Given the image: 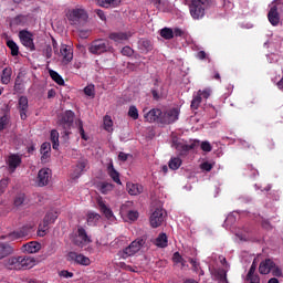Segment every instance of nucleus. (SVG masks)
<instances>
[{"mask_svg": "<svg viewBox=\"0 0 283 283\" xmlns=\"http://www.w3.org/2000/svg\"><path fill=\"white\" fill-rule=\"evenodd\" d=\"M211 8V0H190L189 12L192 19H202L205 17V10Z\"/></svg>", "mask_w": 283, "mask_h": 283, "instance_id": "f257e3e1", "label": "nucleus"}, {"mask_svg": "<svg viewBox=\"0 0 283 283\" xmlns=\"http://www.w3.org/2000/svg\"><path fill=\"white\" fill-rule=\"evenodd\" d=\"M66 17L71 25H83V23H87L90 19V14L84 8L71 9L66 13Z\"/></svg>", "mask_w": 283, "mask_h": 283, "instance_id": "f03ea898", "label": "nucleus"}, {"mask_svg": "<svg viewBox=\"0 0 283 283\" xmlns=\"http://www.w3.org/2000/svg\"><path fill=\"white\" fill-rule=\"evenodd\" d=\"M88 52L91 54H96L97 56L101 54H105V52H109L111 54H114V46L109 43V40L105 39H97L94 40Z\"/></svg>", "mask_w": 283, "mask_h": 283, "instance_id": "7ed1b4c3", "label": "nucleus"}, {"mask_svg": "<svg viewBox=\"0 0 283 283\" xmlns=\"http://www.w3.org/2000/svg\"><path fill=\"white\" fill-rule=\"evenodd\" d=\"M180 117V108L174 107L161 112L160 124L161 125H172Z\"/></svg>", "mask_w": 283, "mask_h": 283, "instance_id": "20e7f679", "label": "nucleus"}, {"mask_svg": "<svg viewBox=\"0 0 283 283\" xmlns=\"http://www.w3.org/2000/svg\"><path fill=\"white\" fill-rule=\"evenodd\" d=\"M165 218H167V212L163 208H156L149 217V224L153 229H158V227L163 226L165 222Z\"/></svg>", "mask_w": 283, "mask_h": 283, "instance_id": "39448f33", "label": "nucleus"}, {"mask_svg": "<svg viewBox=\"0 0 283 283\" xmlns=\"http://www.w3.org/2000/svg\"><path fill=\"white\" fill-rule=\"evenodd\" d=\"M282 13H283V2H275L274 4H272L268 13V19L271 25L280 24V14Z\"/></svg>", "mask_w": 283, "mask_h": 283, "instance_id": "423d86ee", "label": "nucleus"}, {"mask_svg": "<svg viewBox=\"0 0 283 283\" xmlns=\"http://www.w3.org/2000/svg\"><path fill=\"white\" fill-rule=\"evenodd\" d=\"M60 125L63 127L65 136H70V129H72V125H74V112L66 111L60 119Z\"/></svg>", "mask_w": 283, "mask_h": 283, "instance_id": "0eeeda50", "label": "nucleus"}, {"mask_svg": "<svg viewBox=\"0 0 283 283\" xmlns=\"http://www.w3.org/2000/svg\"><path fill=\"white\" fill-rule=\"evenodd\" d=\"M66 260L67 262H74V264H81V266H90L92 264L90 258L74 251L67 253Z\"/></svg>", "mask_w": 283, "mask_h": 283, "instance_id": "6e6552de", "label": "nucleus"}, {"mask_svg": "<svg viewBox=\"0 0 283 283\" xmlns=\"http://www.w3.org/2000/svg\"><path fill=\"white\" fill-rule=\"evenodd\" d=\"M32 36V32L28 30H22L19 32V39L22 45L31 50V52H34V50H36V46H34V39Z\"/></svg>", "mask_w": 283, "mask_h": 283, "instance_id": "1a4fd4ad", "label": "nucleus"}, {"mask_svg": "<svg viewBox=\"0 0 283 283\" xmlns=\"http://www.w3.org/2000/svg\"><path fill=\"white\" fill-rule=\"evenodd\" d=\"M200 142H193L191 144L180 143L178 140H174L171 147H174L177 151H179L180 156H187L191 149L198 147Z\"/></svg>", "mask_w": 283, "mask_h": 283, "instance_id": "9d476101", "label": "nucleus"}, {"mask_svg": "<svg viewBox=\"0 0 283 283\" xmlns=\"http://www.w3.org/2000/svg\"><path fill=\"white\" fill-rule=\"evenodd\" d=\"M52 178V170L50 168H42L38 172V187H46Z\"/></svg>", "mask_w": 283, "mask_h": 283, "instance_id": "9b49d317", "label": "nucleus"}, {"mask_svg": "<svg viewBox=\"0 0 283 283\" xmlns=\"http://www.w3.org/2000/svg\"><path fill=\"white\" fill-rule=\"evenodd\" d=\"M28 109H30L28 96L22 95L18 99V111H19L21 120H25V118H28Z\"/></svg>", "mask_w": 283, "mask_h": 283, "instance_id": "f8f14e48", "label": "nucleus"}, {"mask_svg": "<svg viewBox=\"0 0 283 283\" xmlns=\"http://www.w3.org/2000/svg\"><path fill=\"white\" fill-rule=\"evenodd\" d=\"M32 233H34V224L29 223L20 228V230L14 231L12 235L15 237L17 240H19L20 238H30Z\"/></svg>", "mask_w": 283, "mask_h": 283, "instance_id": "ddd939ff", "label": "nucleus"}, {"mask_svg": "<svg viewBox=\"0 0 283 283\" xmlns=\"http://www.w3.org/2000/svg\"><path fill=\"white\" fill-rule=\"evenodd\" d=\"M73 242L76 247H83L84 244H87L92 241L90 240V237L87 235V232L84 230V228L80 227L77 229V237L73 240Z\"/></svg>", "mask_w": 283, "mask_h": 283, "instance_id": "4468645a", "label": "nucleus"}, {"mask_svg": "<svg viewBox=\"0 0 283 283\" xmlns=\"http://www.w3.org/2000/svg\"><path fill=\"white\" fill-rule=\"evenodd\" d=\"M144 118L147 123H160V118H163V111L160 108H153L144 115Z\"/></svg>", "mask_w": 283, "mask_h": 283, "instance_id": "2eb2a0df", "label": "nucleus"}, {"mask_svg": "<svg viewBox=\"0 0 283 283\" xmlns=\"http://www.w3.org/2000/svg\"><path fill=\"white\" fill-rule=\"evenodd\" d=\"M274 266L275 262H273V260L265 259L259 265V273H261V275H269V273H271Z\"/></svg>", "mask_w": 283, "mask_h": 283, "instance_id": "dca6fc26", "label": "nucleus"}, {"mask_svg": "<svg viewBox=\"0 0 283 283\" xmlns=\"http://www.w3.org/2000/svg\"><path fill=\"white\" fill-rule=\"evenodd\" d=\"M4 266L9 269V271H21V256H11L9 258Z\"/></svg>", "mask_w": 283, "mask_h": 283, "instance_id": "f3484780", "label": "nucleus"}, {"mask_svg": "<svg viewBox=\"0 0 283 283\" xmlns=\"http://www.w3.org/2000/svg\"><path fill=\"white\" fill-rule=\"evenodd\" d=\"M151 94L154 101H160V98L165 97V86L160 85L158 80H155L154 87L151 88Z\"/></svg>", "mask_w": 283, "mask_h": 283, "instance_id": "a211bd4d", "label": "nucleus"}, {"mask_svg": "<svg viewBox=\"0 0 283 283\" xmlns=\"http://www.w3.org/2000/svg\"><path fill=\"white\" fill-rule=\"evenodd\" d=\"M36 264V260L32 256H20V271H28Z\"/></svg>", "mask_w": 283, "mask_h": 283, "instance_id": "6ab92c4d", "label": "nucleus"}, {"mask_svg": "<svg viewBox=\"0 0 283 283\" xmlns=\"http://www.w3.org/2000/svg\"><path fill=\"white\" fill-rule=\"evenodd\" d=\"M97 207L102 213H104L105 218L109 220V218H114V212L107 205H105V201L103 200V197L97 198Z\"/></svg>", "mask_w": 283, "mask_h": 283, "instance_id": "aec40b11", "label": "nucleus"}, {"mask_svg": "<svg viewBox=\"0 0 283 283\" xmlns=\"http://www.w3.org/2000/svg\"><path fill=\"white\" fill-rule=\"evenodd\" d=\"M60 55L62 56L63 63H71L72 59H74V53L66 44L61 45Z\"/></svg>", "mask_w": 283, "mask_h": 283, "instance_id": "412c9836", "label": "nucleus"}, {"mask_svg": "<svg viewBox=\"0 0 283 283\" xmlns=\"http://www.w3.org/2000/svg\"><path fill=\"white\" fill-rule=\"evenodd\" d=\"M129 36H132V34L127 32H113L108 35V39L115 43H123V41H128Z\"/></svg>", "mask_w": 283, "mask_h": 283, "instance_id": "4be33fe9", "label": "nucleus"}, {"mask_svg": "<svg viewBox=\"0 0 283 283\" xmlns=\"http://www.w3.org/2000/svg\"><path fill=\"white\" fill-rule=\"evenodd\" d=\"M50 151H52V145L48 142L43 143L40 148L41 161L48 163V159L50 158Z\"/></svg>", "mask_w": 283, "mask_h": 283, "instance_id": "5701e85b", "label": "nucleus"}, {"mask_svg": "<svg viewBox=\"0 0 283 283\" xmlns=\"http://www.w3.org/2000/svg\"><path fill=\"white\" fill-rule=\"evenodd\" d=\"M107 174L109 178H112V180L116 182V185H123V182H120V174L116 170V168H114L113 163L108 164Z\"/></svg>", "mask_w": 283, "mask_h": 283, "instance_id": "b1692460", "label": "nucleus"}, {"mask_svg": "<svg viewBox=\"0 0 283 283\" xmlns=\"http://www.w3.org/2000/svg\"><path fill=\"white\" fill-rule=\"evenodd\" d=\"M90 165V161L85 158H82L77 161L76 164V168H75V178H81V175L83 174V171H85V169H87V166Z\"/></svg>", "mask_w": 283, "mask_h": 283, "instance_id": "393cba45", "label": "nucleus"}, {"mask_svg": "<svg viewBox=\"0 0 283 283\" xmlns=\"http://www.w3.org/2000/svg\"><path fill=\"white\" fill-rule=\"evenodd\" d=\"M126 189L129 196H140V193H143V186L138 184L127 182Z\"/></svg>", "mask_w": 283, "mask_h": 283, "instance_id": "a878e982", "label": "nucleus"}, {"mask_svg": "<svg viewBox=\"0 0 283 283\" xmlns=\"http://www.w3.org/2000/svg\"><path fill=\"white\" fill-rule=\"evenodd\" d=\"M23 249L24 251H27V253H39V251H41V243L36 241H31L24 244Z\"/></svg>", "mask_w": 283, "mask_h": 283, "instance_id": "bb28decb", "label": "nucleus"}, {"mask_svg": "<svg viewBox=\"0 0 283 283\" xmlns=\"http://www.w3.org/2000/svg\"><path fill=\"white\" fill-rule=\"evenodd\" d=\"M14 249H12V245L8 243H0V260H3V258H8V255H12Z\"/></svg>", "mask_w": 283, "mask_h": 283, "instance_id": "cd10ccee", "label": "nucleus"}, {"mask_svg": "<svg viewBox=\"0 0 283 283\" xmlns=\"http://www.w3.org/2000/svg\"><path fill=\"white\" fill-rule=\"evenodd\" d=\"M97 189L103 193L104 196H107L109 191H114V184H109L107 181H102L97 184Z\"/></svg>", "mask_w": 283, "mask_h": 283, "instance_id": "c85d7f7f", "label": "nucleus"}, {"mask_svg": "<svg viewBox=\"0 0 283 283\" xmlns=\"http://www.w3.org/2000/svg\"><path fill=\"white\" fill-rule=\"evenodd\" d=\"M9 169H17L19 165H21V156L19 155H10L8 158Z\"/></svg>", "mask_w": 283, "mask_h": 283, "instance_id": "c756f323", "label": "nucleus"}, {"mask_svg": "<svg viewBox=\"0 0 283 283\" xmlns=\"http://www.w3.org/2000/svg\"><path fill=\"white\" fill-rule=\"evenodd\" d=\"M168 242L169 241L167 239V234L166 233H160L156 238L154 244H155V247H158L159 249H165L167 247Z\"/></svg>", "mask_w": 283, "mask_h": 283, "instance_id": "7c9ffc66", "label": "nucleus"}, {"mask_svg": "<svg viewBox=\"0 0 283 283\" xmlns=\"http://www.w3.org/2000/svg\"><path fill=\"white\" fill-rule=\"evenodd\" d=\"M59 218V212L56 211H49L44 219H43V222L45 224H54V222H56V219Z\"/></svg>", "mask_w": 283, "mask_h": 283, "instance_id": "2f4dec72", "label": "nucleus"}, {"mask_svg": "<svg viewBox=\"0 0 283 283\" xmlns=\"http://www.w3.org/2000/svg\"><path fill=\"white\" fill-rule=\"evenodd\" d=\"M49 74H50L52 81H54V83H56L57 85H65V80H63V76H61V74H59V72H56L54 70H49Z\"/></svg>", "mask_w": 283, "mask_h": 283, "instance_id": "473e14b6", "label": "nucleus"}, {"mask_svg": "<svg viewBox=\"0 0 283 283\" xmlns=\"http://www.w3.org/2000/svg\"><path fill=\"white\" fill-rule=\"evenodd\" d=\"M160 38L165 39L166 41H171L174 39V29L165 27L159 32Z\"/></svg>", "mask_w": 283, "mask_h": 283, "instance_id": "72a5a7b5", "label": "nucleus"}, {"mask_svg": "<svg viewBox=\"0 0 283 283\" xmlns=\"http://www.w3.org/2000/svg\"><path fill=\"white\" fill-rule=\"evenodd\" d=\"M10 78H12V69L11 67L3 69L2 75H1V82L3 83V85H8V83H10Z\"/></svg>", "mask_w": 283, "mask_h": 283, "instance_id": "f704fd0d", "label": "nucleus"}, {"mask_svg": "<svg viewBox=\"0 0 283 283\" xmlns=\"http://www.w3.org/2000/svg\"><path fill=\"white\" fill-rule=\"evenodd\" d=\"M99 220H101V214L96 212H90L87 214V224L90 227H96V222H98Z\"/></svg>", "mask_w": 283, "mask_h": 283, "instance_id": "c9c22d12", "label": "nucleus"}, {"mask_svg": "<svg viewBox=\"0 0 283 283\" xmlns=\"http://www.w3.org/2000/svg\"><path fill=\"white\" fill-rule=\"evenodd\" d=\"M180 165H182V159L179 157H172L168 163V167L169 169H172V171L180 169Z\"/></svg>", "mask_w": 283, "mask_h": 283, "instance_id": "e433bc0d", "label": "nucleus"}, {"mask_svg": "<svg viewBox=\"0 0 283 283\" xmlns=\"http://www.w3.org/2000/svg\"><path fill=\"white\" fill-rule=\"evenodd\" d=\"M7 48L11 51V56H19V45L13 40L7 41Z\"/></svg>", "mask_w": 283, "mask_h": 283, "instance_id": "4c0bfd02", "label": "nucleus"}, {"mask_svg": "<svg viewBox=\"0 0 283 283\" xmlns=\"http://www.w3.org/2000/svg\"><path fill=\"white\" fill-rule=\"evenodd\" d=\"M13 90H14V92H18V93H21L25 90V84H24L23 80H21L20 74L15 78Z\"/></svg>", "mask_w": 283, "mask_h": 283, "instance_id": "58836bf2", "label": "nucleus"}, {"mask_svg": "<svg viewBox=\"0 0 283 283\" xmlns=\"http://www.w3.org/2000/svg\"><path fill=\"white\" fill-rule=\"evenodd\" d=\"M145 242H146V240L140 238V239H136L135 241H133L129 245L132 249L135 250V252L138 253V251H140V249H143V247H145Z\"/></svg>", "mask_w": 283, "mask_h": 283, "instance_id": "ea45409f", "label": "nucleus"}, {"mask_svg": "<svg viewBox=\"0 0 283 283\" xmlns=\"http://www.w3.org/2000/svg\"><path fill=\"white\" fill-rule=\"evenodd\" d=\"M51 143L53 149H59V130L52 129L51 130Z\"/></svg>", "mask_w": 283, "mask_h": 283, "instance_id": "a19ab883", "label": "nucleus"}, {"mask_svg": "<svg viewBox=\"0 0 283 283\" xmlns=\"http://www.w3.org/2000/svg\"><path fill=\"white\" fill-rule=\"evenodd\" d=\"M136 250L134 248H132V245H128L127 248H125L122 252V258L124 260H127V258H132V255H136Z\"/></svg>", "mask_w": 283, "mask_h": 283, "instance_id": "79ce46f5", "label": "nucleus"}, {"mask_svg": "<svg viewBox=\"0 0 283 283\" xmlns=\"http://www.w3.org/2000/svg\"><path fill=\"white\" fill-rule=\"evenodd\" d=\"M48 229H50V224H45V221H43V223H40L38 228L39 238H45V235L48 234Z\"/></svg>", "mask_w": 283, "mask_h": 283, "instance_id": "37998d69", "label": "nucleus"}, {"mask_svg": "<svg viewBox=\"0 0 283 283\" xmlns=\"http://www.w3.org/2000/svg\"><path fill=\"white\" fill-rule=\"evenodd\" d=\"M139 43L143 50H145L146 52H151L154 50V45L151 44V41L147 39H142Z\"/></svg>", "mask_w": 283, "mask_h": 283, "instance_id": "c03bdc74", "label": "nucleus"}, {"mask_svg": "<svg viewBox=\"0 0 283 283\" xmlns=\"http://www.w3.org/2000/svg\"><path fill=\"white\" fill-rule=\"evenodd\" d=\"M128 116L133 120H138V108L135 105L129 106L128 108Z\"/></svg>", "mask_w": 283, "mask_h": 283, "instance_id": "a18cd8bd", "label": "nucleus"}, {"mask_svg": "<svg viewBox=\"0 0 283 283\" xmlns=\"http://www.w3.org/2000/svg\"><path fill=\"white\" fill-rule=\"evenodd\" d=\"M200 103H202V97L197 93V95L191 101V109H198L200 107Z\"/></svg>", "mask_w": 283, "mask_h": 283, "instance_id": "49530a36", "label": "nucleus"}, {"mask_svg": "<svg viewBox=\"0 0 283 283\" xmlns=\"http://www.w3.org/2000/svg\"><path fill=\"white\" fill-rule=\"evenodd\" d=\"M114 126V122L112 120V116H104V129L106 132H109L112 127Z\"/></svg>", "mask_w": 283, "mask_h": 283, "instance_id": "de8ad7c7", "label": "nucleus"}, {"mask_svg": "<svg viewBox=\"0 0 283 283\" xmlns=\"http://www.w3.org/2000/svg\"><path fill=\"white\" fill-rule=\"evenodd\" d=\"M77 127H78V133L81 138L83 140H87V135H85V128H83V120L81 119L77 120Z\"/></svg>", "mask_w": 283, "mask_h": 283, "instance_id": "09e8293b", "label": "nucleus"}, {"mask_svg": "<svg viewBox=\"0 0 283 283\" xmlns=\"http://www.w3.org/2000/svg\"><path fill=\"white\" fill-rule=\"evenodd\" d=\"M13 25H25V17L24 15H17L12 20Z\"/></svg>", "mask_w": 283, "mask_h": 283, "instance_id": "8fccbe9b", "label": "nucleus"}, {"mask_svg": "<svg viewBox=\"0 0 283 283\" xmlns=\"http://www.w3.org/2000/svg\"><path fill=\"white\" fill-rule=\"evenodd\" d=\"M84 94L86 96H90L91 98H94V96H96V93L94 91V85H87L85 88H84Z\"/></svg>", "mask_w": 283, "mask_h": 283, "instance_id": "3c124183", "label": "nucleus"}, {"mask_svg": "<svg viewBox=\"0 0 283 283\" xmlns=\"http://www.w3.org/2000/svg\"><path fill=\"white\" fill-rule=\"evenodd\" d=\"M23 202H25V195H23V193L18 195L14 199V206L21 207V205H23Z\"/></svg>", "mask_w": 283, "mask_h": 283, "instance_id": "603ef678", "label": "nucleus"}, {"mask_svg": "<svg viewBox=\"0 0 283 283\" xmlns=\"http://www.w3.org/2000/svg\"><path fill=\"white\" fill-rule=\"evenodd\" d=\"M8 123H10V119L6 115L0 117V132H3L8 127Z\"/></svg>", "mask_w": 283, "mask_h": 283, "instance_id": "864d4df0", "label": "nucleus"}, {"mask_svg": "<svg viewBox=\"0 0 283 283\" xmlns=\"http://www.w3.org/2000/svg\"><path fill=\"white\" fill-rule=\"evenodd\" d=\"M172 262H175V264H180V262H187L182 255H180V252H175L172 255Z\"/></svg>", "mask_w": 283, "mask_h": 283, "instance_id": "5fc2aeb1", "label": "nucleus"}, {"mask_svg": "<svg viewBox=\"0 0 283 283\" xmlns=\"http://www.w3.org/2000/svg\"><path fill=\"white\" fill-rule=\"evenodd\" d=\"M200 169H202V171H211L213 169V164H211L209 161H203L200 165Z\"/></svg>", "mask_w": 283, "mask_h": 283, "instance_id": "6e6d98bb", "label": "nucleus"}, {"mask_svg": "<svg viewBox=\"0 0 283 283\" xmlns=\"http://www.w3.org/2000/svg\"><path fill=\"white\" fill-rule=\"evenodd\" d=\"M60 277H64L65 280H70V277H74V273L67 271V270H62L59 272Z\"/></svg>", "mask_w": 283, "mask_h": 283, "instance_id": "4d7b16f0", "label": "nucleus"}, {"mask_svg": "<svg viewBox=\"0 0 283 283\" xmlns=\"http://www.w3.org/2000/svg\"><path fill=\"white\" fill-rule=\"evenodd\" d=\"M272 275L274 277H282V269H280V266L275 265L274 263V266L272 268Z\"/></svg>", "mask_w": 283, "mask_h": 283, "instance_id": "13d9d810", "label": "nucleus"}, {"mask_svg": "<svg viewBox=\"0 0 283 283\" xmlns=\"http://www.w3.org/2000/svg\"><path fill=\"white\" fill-rule=\"evenodd\" d=\"M127 218L132 222H136V220H138V211H134V210L128 211Z\"/></svg>", "mask_w": 283, "mask_h": 283, "instance_id": "bf43d9fd", "label": "nucleus"}, {"mask_svg": "<svg viewBox=\"0 0 283 283\" xmlns=\"http://www.w3.org/2000/svg\"><path fill=\"white\" fill-rule=\"evenodd\" d=\"M188 262H190V264L192 265V269L196 273H198L199 269H200V263H198V261L196 259L189 258Z\"/></svg>", "mask_w": 283, "mask_h": 283, "instance_id": "052dcab7", "label": "nucleus"}, {"mask_svg": "<svg viewBox=\"0 0 283 283\" xmlns=\"http://www.w3.org/2000/svg\"><path fill=\"white\" fill-rule=\"evenodd\" d=\"M94 12H95V14H97V17H98V19H101V21H107V17L105 15L104 10L95 9Z\"/></svg>", "mask_w": 283, "mask_h": 283, "instance_id": "680f3d73", "label": "nucleus"}, {"mask_svg": "<svg viewBox=\"0 0 283 283\" xmlns=\"http://www.w3.org/2000/svg\"><path fill=\"white\" fill-rule=\"evenodd\" d=\"M123 56H132L134 54V50L129 46H124L122 49Z\"/></svg>", "mask_w": 283, "mask_h": 283, "instance_id": "e2e57ef3", "label": "nucleus"}, {"mask_svg": "<svg viewBox=\"0 0 283 283\" xmlns=\"http://www.w3.org/2000/svg\"><path fill=\"white\" fill-rule=\"evenodd\" d=\"M218 277H219V282H221V283H227L228 281H227V271H224V270H221V271H219L218 272Z\"/></svg>", "mask_w": 283, "mask_h": 283, "instance_id": "0e129e2a", "label": "nucleus"}, {"mask_svg": "<svg viewBox=\"0 0 283 283\" xmlns=\"http://www.w3.org/2000/svg\"><path fill=\"white\" fill-rule=\"evenodd\" d=\"M201 149H202V151L209 153L213 149V147L211 146V144L209 142H202Z\"/></svg>", "mask_w": 283, "mask_h": 283, "instance_id": "69168bd1", "label": "nucleus"}, {"mask_svg": "<svg viewBox=\"0 0 283 283\" xmlns=\"http://www.w3.org/2000/svg\"><path fill=\"white\" fill-rule=\"evenodd\" d=\"M201 98H209L211 96V91L210 90H203V91H198V93Z\"/></svg>", "mask_w": 283, "mask_h": 283, "instance_id": "338daca9", "label": "nucleus"}, {"mask_svg": "<svg viewBox=\"0 0 283 283\" xmlns=\"http://www.w3.org/2000/svg\"><path fill=\"white\" fill-rule=\"evenodd\" d=\"M174 36H185V31H182L180 28L174 29Z\"/></svg>", "mask_w": 283, "mask_h": 283, "instance_id": "774afa93", "label": "nucleus"}]
</instances>
